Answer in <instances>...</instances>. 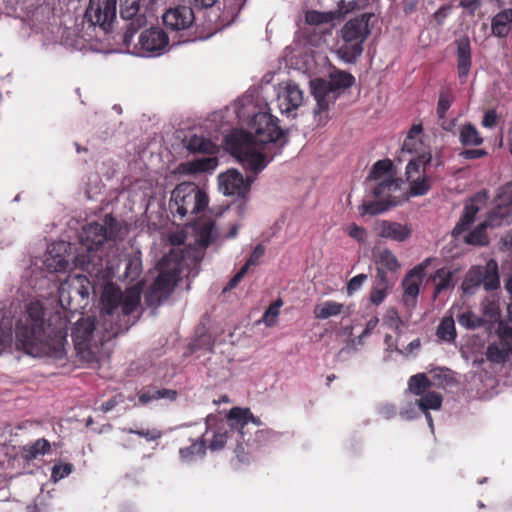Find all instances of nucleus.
Listing matches in <instances>:
<instances>
[{
	"mask_svg": "<svg viewBox=\"0 0 512 512\" xmlns=\"http://www.w3.org/2000/svg\"><path fill=\"white\" fill-rule=\"evenodd\" d=\"M120 231L118 221L112 215H105L102 223L91 222L85 225L80 234V243L85 252L77 254L75 265L96 279L110 276L112 266L104 259L103 245L116 240Z\"/></svg>",
	"mask_w": 512,
	"mask_h": 512,
	"instance_id": "2",
	"label": "nucleus"
},
{
	"mask_svg": "<svg viewBox=\"0 0 512 512\" xmlns=\"http://www.w3.org/2000/svg\"><path fill=\"white\" fill-rule=\"evenodd\" d=\"M272 159L273 156L268 157L266 153L257 151L256 146H254L238 161L242 164L246 172L253 174L251 178L255 180L256 176L266 168Z\"/></svg>",
	"mask_w": 512,
	"mask_h": 512,
	"instance_id": "26",
	"label": "nucleus"
},
{
	"mask_svg": "<svg viewBox=\"0 0 512 512\" xmlns=\"http://www.w3.org/2000/svg\"><path fill=\"white\" fill-rule=\"evenodd\" d=\"M222 423L237 432V434H233L236 437V440L245 436L244 429L249 423H253L256 426L261 425L260 419L255 417L249 408L241 407L231 408L227 414V420Z\"/></svg>",
	"mask_w": 512,
	"mask_h": 512,
	"instance_id": "20",
	"label": "nucleus"
},
{
	"mask_svg": "<svg viewBox=\"0 0 512 512\" xmlns=\"http://www.w3.org/2000/svg\"><path fill=\"white\" fill-rule=\"evenodd\" d=\"M124 278L130 282L135 281L142 272V261L139 255H129L124 258Z\"/></svg>",
	"mask_w": 512,
	"mask_h": 512,
	"instance_id": "49",
	"label": "nucleus"
},
{
	"mask_svg": "<svg viewBox=\"0 0 512 512\" xmlns=\"http://www.w3.org/2000/svg\"><path fill=\"white\" fill-rule=\"evenodd\" d=\"M432 279L436 282L433 294L434 299H436L442 292L454 288L453 272L446 268L437 269Z\"/></svg>",
	"mask_w": 512,
	"mask_h": 512,
	"instance_id": "40",
	"label": "nucleus"
},
{
	"mask_svg": "<svg viewBox=\"0 0 512 512\" xmlns=\"http://www.w3.org/2000/svg\"><path fill=\"white\" fill-rule=\"evenodd\" d=\"M355 77L346 71H335L330 74L329 80L316 79L312 82V95L316 100L315 115L326 112L331 102L335 100V92L353 86Z\"/></svg>",
	"mask_w": 512,
	"mask_h": 512,
	"instance_id": "7",
	"label": "nucleus"
},
{
	"mask_svg": "<svg viewBox=\"0 0 512 512\" xmlns=\"http://www.w3.org/2000/svg\"><path fill=\"white\" fill-rule=\"evenodd\" d=\"M101 327L102 329L99 330L94 317H81L72 329L75 350L87 361H92L104 343L116 337H107L110 334V325H106L104 321Z\"/></svg>",
	"mask_w": 512,
	"mask_h": 512,
	"instance_id": "4",
	"label": "nucleus"
},
{
	"mask_svg": "<svg viewBox=\"0 0 512 512\" xmlns=\"http://www.w3.org/2000/svg\"><path fill=\"white\" fill-rule=\"evenodd\" d=\"M480 286L486 291L500 287L499 268L494 259H490L485 265L470 267L464 276L461 289L465 295H473Z\"/></svg>",
	"mask_w": 512,
	"mask_h": 512,
	"instance_id": "9",
	"label": "nucleus"
},
{
	"mask_svg": "<svg viewBox=\"0 0 512 512\" xmlns=\"http://www.w3.org/2000/svg\"><path fill=\"white\" fill-rule=\"evenodd\" d=\"M487 228H490L484 221L478 224L465 237V243L469 245L485 246L489 243Z\"/></svg>",
	"mask_w": 512,
	"mask_h": 512,
	"instance_id": "47",
	"label": "nucleus"
},
{
	"mask_svg": "<svg viewBox=\"0 0 512 512\" xmlns=\"http://www.w3.org/2000/svg\"><path fill=\"white\" fill-rule=\"evenodd\" d=\"M255 144L253 134L244 130H234L224 139L225 149L237 160L256 146Z\"/></svg>",
	"mask_w": 512,
	"mask_h": 512,
	"instance_id": "19",
	"label": "nucleus"
},
{
	"mask_svg": "<svg viewBox=\"0 0 512 512\" xmlns=\"http://www.w3.org/2000/svg\"><path fill=\"white\" fill-rule=\"evenodd\" d=\"M169 44L168 35L160 28H150L139 36V46L147 53L162 52Z\"/></svg>",
	"mask_w": 512,
	"mask_h": 512,
	"instance_id": "23",
	"label": "nucleus"
},
{
	"mask_svg": "<svg viewBox=\"0 0 512 512\" xmlns=\"http://www.w3.org/2000/svg\"><path fill=\"white\" fill-rule=\"evenodd\" d=\"M206 441L203 436L198 440H195L191 445L179 449V456L182 462L190 463L196 459V457H203L206 454Z\"/></svg>",
	"mask_w": 512,
	"mask_h": 512,
	"instance_id": "38",
	"label": "nucleus"
},
{
	"mask_svg": "<svg viewBox=\"0 0 512 512\" xmlns=\"http://www.w3.org/2000/svg\"><path fill=\"white\" fill-rule=\"evenodd\" d=\"M272 159L273 156L268 157L266 153L257 151L256 146H254L238 161L242 164L246 172L253 174L251 178L255 180L256 176L266 168Z\"/></svg>",
	"mask_w": 512,
	"mask_h": 512,
	"instance_id": "25",
	"label": "nucleus"
},
{
	"mask_svg": "<svg viewBox=\"0 0 512 512\" xmlns=\"http://www.w3.org/2000/svg\"><path fill=\"white\" fill-rule=\"evenodd\" d=\"M429 264V259L414 267L402 280L404 289L403 302L406 306H414L419 294V287L424 278V271Z\"/></svg>",
	"mask_w": 512,
	"mask_h": 512,
	"instance_id": "18",
	"label": "nucleus"
},
{
	"mask_svg": "<svg viewBox=\"0 0 512 512\" xmlns=\"http://www.w3.org/2000/svg\"><path fill=\"white\" fill-rule=\"evenodd\" d=\"M279 120L268 112L256 113L250 123L249 127L254 132L256 141L268 144L280 142V146L287 143L286 132L280 128Z\"/></svg>",
	"mask_w": 512,
	"mask_h": 512,
	"instance_id": "10",
	"label": "nucleus"
},
{
	"mask_svg": "<svg viewBox=\"0 0 512 512\" xmlns=\"http://www.w3.org/2000/svg\"><path fill=\"white\" fill-rule=\"evenodd\" d=\"M370 14H362L347 21L340 30L341 44L337 55L347 63H355L363 52V43L370 34Z\"/></svg>",
	"mask_w": 512,
	"mask_h": 512,
	"instance_id": "6",
	"label": "nucleus"
},
{
	"mask_svg": "<svg viewBox=\"0 0 512 512\" xmlns=\"http://www.w3.org/2000/svg\"><path fill=\"white\" fill-rule=\"evenodd\" d=\"M163 24L173 31L189 29L195 22L193 8L187 5H178L168 9L162 16Z\"/></svg>",
	"mask_w": 512,
	"mask_h": 512,
	"instance_id": "17",
	"label": "nucleus"
},
{
	"mask_svg": "<svg viewBox=\"0 0 512 512\" xmlns=\"http://www.w3.org/2000/svg\"><path fill=\"white\" fill-rule=\"evenodd\" d=\"M236 441V446L234 448V454L238 461L243 464H248L253 459V455L256 453L254 449L250 447V439L245 440V438H238Z\"/></svg>",
	"mask_w": 512,
	"mask_h": 512,
	"instance_id": "52",
	"label": "nucleus"
},
{
	"mask_svg": "<svg viewBox=\"0 0 512 512\" xmlns=\"http://www.w3.org/2000/svg\"><path fill=\"white\" fill-rule=\"evenodd\" d=\"M303 102V91L294 82L287 83L286 87L279 92L277 105L282 114L289 115L297 110Z\"/></svg>",
	"mask_w": 512,
	"mask_h": 512,
	"instance_id": "24",
	"label": "nucleus"
},
{
	"mask_svg": "<svg viewBox=\"0 0 512 512\" xmlns=\"http://www.w3.org/2000/svg\"><path fill=\"white\" fill-rule=\"evenodd\" d=\"M186 148L191 153L214 155L218 152V146L214 142L199 135H192L187 141Z\"/></svg>",
	"mask_w": 512,
	"mask_h": 512,
	"instance_id": "36",
	"label": "nucleus"
},
{
	"mask_svg": "<svg viewBox=\"0 0 512 512\" xmlns=\"http://www.w3.org/2000/svg\"><path fill=\"white\" fill-rule=\"evenodd\" d=\"M218 165V160L216 157H208L198 159L194 162L195 170L200 172H206L209 170H213Z\"/></svg>",
	"mask_w": 512,
	"mask_h": 512,
	"instance_id": "63",
	"label": "nucleus"
},
{
	"mask_svg": "<svg viewBox=\"0 0 512 512\" xmlns=\"http://www.w3.org/2000/svg\"><path fill=\"white\" fill-rule=\"evenodd\" d=\"M159 274L147 296L149 302H159L168 297L180 279L181 263L172 255L164 256L158 264Z\"/></svg>",
	"mask_w": 512,
	"mask_h": 512,
	"instance_id": "8",
	"label": "nucleus"
},
{
	"mask_svg": "<svg viewBox=\"0 0 512 512\" xmlns=\"http://www.w3.org/2000/svg\"><path fill=\"white\" fill-rule=\"evenodd\" d=\"M233 434H237V432L233 431L229 426L224 425L222 422L219 423L213 431L212 439L210 440L207 448L211 451L223 449L229 440H236V437Z\"/></svg>",
	"mask_w": 512,
	"mask_h": 512,
	"instance_id": "35",
	"label": "nucleus"
},
{
	"mask_svg": "<svg viewBox=\"0 0 512 512\" xmlns=\"http://www.w3.org/2000/svg\"><path fill=\"white\" fill-rule=\"evenodd\" d=\"M512 25V8L503 9L491 20L492 34L499 38L508 36Z\"/></svg>",
	"mask_w": 512,
	"mask_h": 512,
	"instance_id": "33",
	"label": "nucleus"
},
{
	"mask_svg": "<svg viewBox=\"0 0 512 512\" xmlns=\"http://www.w3.org/2000/svg\"><path fill=\"white\" fill-rule=\"evenodd\" d=\"M480 308L483 314L481 318H484L486 320V324L499 322L501 310L499 302L497 300L487 297L481 302Z\"/></svg>",
	"mask_w": 512,
	"mask_h": 512,
	"instance_id": "43",
	"label": "nucleus"
},
{
	"mask_svg": "<svg viewBox=\"0 0 512 512\" xmlns=\"http://www.w3.org/2000/svg\"><path fill=\"white\" fill-rule=\"evenodd\" d=\"M395 206H397V201L385 202L383 199L378 198L376 201L364 202L359 207V210L361 215H378Z\"/></svg>",
	"mask_w": 512,
	"mask_h": 512,
	"instance_id": "44",
	"label": "nucleus"
},
{
	"mask_svg": "<svg viewBox=\"0 0 512 512\" xmlns=\"http://www.w3.org/2000/svg\"><path fill=\"white\" fill-rule=\"evenodd\" d=\"M209 197L194 182H182L171 192L169 200V211L173 218L187 221L208 206Z\"/></svg>",
	"mask_w": 512,
	"mask_h": 512,
	"instance_id": "5",
	"label": "nucleus"
},
{
	"mask_svg": "<svg viewBox=\"0 0 512 512\" xmlns=\"http://www.w3.org/2000/svg\"><path fill=\"white\" fill-rule=\"evenodd\" d=\"M454 100L455 97L450 87H443L440 89L436 107V115L438 119H444V117H446V113L452 106Z\"/></svg>",
	"mask_w": 512,
	"mask_h": 512,
	"instance_id": "45",
	"label": "nucleus"
},
{
	"mask_svg": "<svg viewBox=\"0 0 512 512\" xmlns=\"http://www.w3.org/2000/svg\"><path fill=\"white\" fill-rule=\"evenodd\" d=\"M313 314L316 319L324 320L340 314H343L344 316H349L351 314V311L350 307L345 306L342 303L328 300L316 305L314 307Z\"/></svg>",
	"mask_w": 512,
	"mask_h": 512,
	"instance_id": "32",
	"label": "nucleus"
},
{
	"mask_svg": "<svg viewBox=\"0 0 512 512\" xmlns=\"http://www.w3.org/2000/svg\"><path fill=\"white\" fill-rule=\"evenodd\" d=\"M265 254V246L263 244H258L254 247L251 255L246 260L245 264L240 268V270L229 280L224 288V292L230 291L237 287V285L242 281L246 273L248 272L251 266H256L259 264L260 259Z\"/></svg>",
	"mask_w": 512,
	"mask_h": 512,
	"instance_id": "28",
	"label": "nucleus"
},
{
	"mask_svg": "<svg viewBox=\"0 0 512 512\" xmlns=\"http://www.w3.org/2000/svg\"><path fill=\"white\" fill-rule=\"evenodd\" d=\"M71 278L74 282L73 290L76 291L78 289V298H80V300H82V301L87 300L89 297L90 286H91V283H90V280L88 279V277L85 275H76Z\"/></svg>",
	"mask_w": 512,
	"mask_h": 512,
	"instance_id": "56",
	"label": "nucleus"
},
{
	"mask_svg": "<svg viewBox=\"0 0 512 512\" xmlns=\"http://www.w3.org/2000/svg\"><path fill=\"white\" fill-rule=\"evenodd\" d=\"M497 334L499 339L512 343V317L507 321H499Z\"/></svg>",
	"mask_w": 512,
	"mask_h": 512,
	"instance_id": "61",
	"label": "nucleus"
},
{
	"mask_svg": "<svg viewBox=\"0 0 512 512\" xmlns=\"http://www.w3.org/2000/svg\"><path fill=\"white\" fill-rule=\"evenodd\" d=\"M387 177H394V165L390 159L378 160L372 166L368 180L380 182Z\"/></svg>",
	"mask_w": 512,
	"mask_h": 512,
	"instance_id": "42",
	"label": "nucleus"
},
{
	"mask_svg": "<svg viewBox=\"0 0 512 512\" xmlns=\"http://www.w3.org/2000/svg\"><path fill=\"white\" fill-rule=\"evenodd\" d=\"M125 431L129 434H136L142 438H145L148 442L158 440L162 436V432L159 429H125Z\"/></svg>",
	"mask_w": 512,
	"mask_h": 512,
	"instance_id": "60",
	"label": "nucleus"
},
{
	"mask_svg": "<svg viewBox=\"0 0 512 512\" xmlns=\"http://www.w3.org/2000/svg\"><path fill=\"white\" fill-rule=\"evenodd\" d=\"M459 141L462 146H479L483 143L479 131L472 123H466L459 130Z\"/></svg>",
	"mask_w": 512,
	"mask_h": 512,
	"instance_id": "41",
	"label": "nucleus"
},
{
	"mask_svg": "<svg viewBox=\"0 0 512 512\" xmlns=\"http://www.w3.org/2000/svg\"><path fill=\"white\" fill-rule=\"evenodd\" d=\"M334 20V12H319L309 10L305 14V21L309 25L327 24Z\"/></svg>",
	"mask_w": 512,
	"mask_h": 512,
	"instance_id": "55",
	"label": "nucleus"
},
{
	"mask_svg": "<svg viewBox=\"0 0 512 512\" xmlns=\"http://www.w3.org/2000/svg\"><path fill=\"white\" fill-rule=\"evenodd\" d=\"M120 16L129 21L123 35V42L130 45L136 32L146 26L145 10L140 6V0H120Z\"/></svg>",
	"mask_w": 512,
	"mask_h": 512,
	"instance_id": "12",
	"label": "nucleus"
},
{
	"mask_svg": "<svg viewBox=\"0 0 512 512\" xmlns=\"http://www.w3.org/2000/svg\"><path fill=\"white\" fill-rule=\"evenodd\" d=\"M50 450V442L45 438H40L21 447L20 454L25 461L30 462L37 459L39 456L49 453Z\"/></svg>",
	"mask_w": 512,
	"mask_h": 512,
	"instance_id": "34",
	"label": "nucleus"
},
{
	"mask_svg": "<svg viewBox=\"0 0 512 512\" xmlns=\"http://www.w3.org/2000/svg\"><path fill=\"white\" fill-rule=\"evenodd\" d=\"M496 202V205L488 212L484 220L490 228L512 223V181L498 189Z\"/></svg>",
	"mask_w": 512,
	"mask_h": 512,
	"instance_id": "11",
	"label": "nucleus"
},
{
	"mask_svg": "<svg viewBox=\"0 0 512 512\" xmlns=\"http://www.w3.org/2000/svg\"><path fill=\"white\" fill-rule=\"evenodd\" d=\"M117 0H89L85 18L92 25L104 27L116 17Z\"/></svg>",
	"mask_w": 512,
	"mask_h": 512,
	"instance_id": "16",
	"label": "nucleus"
},
{
	"mask_svg": "<svg viewBox=\"0 0 512 512\" xmlns=\"http://www.w3.org/2000/svg\"><path fill=\"white\" fill-rule=\"evenodd\" d=\"M178 393L174 389L159 388L154 385L143 387L138 393V402L141 405H146L151 401H158L160 399H166L169 401H175Z\"/></svg>",
	"mask_w": 512,
	"mask_h": 512,
	"instance_id": "29",
	"label": "nucleus"
},
{
	"mask_svg": "<svg viewBox=\"0 0 512 512\" xmlns=\"http://www.w3.org/2000/svg\"><path fill=\"white\" fill-rule=\"evenodd\" d=\"M488 191L483 189L474 194L466 203L463 213L452 230L453 237H459L468 231L476 219L478 212L484 207L488 201Z\"/></svg>",
	"mask_w": 512,
	"mask_h": 512,
	"instance_id": "13",
	"label": "nucleus"
},
{
	"mask_svg": "<svg viewBox=\"0 0 512 512\" xmlns=\"http://www.w3.org/2000/svg\"><path fill=\"white\" fill-rule=\"evenodd\" d=\"M377 263H379L382 267L386 268L391 272H395L400 268V264L397 257L388 248H385L379 252L377 257Z\"/></svg>",
	"mask_w": 512,
	"mask_h": 512,
	"instance_id": "54",
	"label": "nucleus"
},
{
	"mask_svg": "<svg viewBox=\"0 0 512 512\" xmlns=\"http://www.w3.org/2000/svg\"><path fill=\"white\" fill-rule=\"evenodd\" d=\"M140 293L134 289L125 293L114 283H107L101 294V317L110 325V336H118L126 332L136 319L133 313L140 305Z\"/></svg>",
	"mask_w": 512,
	"mask_h": 512,
	"instance_id": "3",
	"label": "nucleus"
},
{
	"mask_svg": "<svg viewBox=\"0 0 512 512\" xmlns=\"http://www.w3.org/2000/svg\"><path fill=\"white\" fill-rule=\"evenodd\" d=\"M194 231L196 234V243L202 248H207L218 237L214 221L211 219L196 222L194 224Z\"/></svg>",
	"mask_w": 512,
	"mask_h": 512,
	"instance_id": "30",
	"label": "nucleus"
},
{
	"mask_svg": "<svg viewBox=\"0 0 512 512\" xmlns=\"http://www.w3.org/2000/svg\"><path fill=\"white\" fill-rule=\"evenodd\" d=\"M432 383L425 373H418L409 378L408 388L416 396H422Z\"/></svg>",
	"mask_w": 512,
	"mask_h": 512,
	"instance_id": "51",
	"label": "nucleus"
},
{
	"mask_svg": "<svg viewBox=\"0 0 512 512\" xmlns=\"http://www.w3.org/2000/svg\"><path fill=\"white\" fill-rule=\"evenodd\" d=\"M73 468L71 463H57L52 467L51 477L54 481H59L72 473Z\"/></svg>",
	"mask_w": 512,
	"mask_h": 512,
	"instance_id": "59",
	"label": "nucleus"
},
{
	"mask_svg": "<svg viewBox=\"0 0 512 512\" xmlns=\"http://www.w3.org/2000/svg\"><path fill=\"white\" fill-rule=\"evenodd\" d=\"M437 337L445 342H454L457 336L453 317H444L436 330Z\"/></svg>",
	"mask_w": 512,
	"mask_h": 512,
	"instance_id": "46",
	"label": "nucleus"
},
{
	"mask_svg": "<svg viewBox=\"0 0 512 512\" xmlns=\"http://www.w3.org/2000/svg\"><path fill=\"white\" fill-rule=\"evenodd\" d=\"M16 344L33 357H49L61 360L66 356V326L52 327L44 320V308L39 302H31L24 319L16 324Z\"/></svg>",
	"mask_w": 512,
	"mask_h": 512,
	"instance_id": "1",
	"label": "nucleus"
},
{
	"mask_svg": "<svg viewBox=\"0 0 512 512\" xmlns=\"http://www.w3.org/2000/svg\"><path fill=\"white\" fill-rule=\"evenodd\" d=\"M374 229L379 237L395 242H405L412 234V228L409 225L389 220L376 221Z\"/></svg>",
	"mask_w": 512,
	"mask_h": 512,
	"instance_id": "22",
	"label": "nucleus"
},
{
	"mask_svg": "<svg viewBox=\"0 0 512 512\" xmlns=\"http://www.w3.org/2000/svg\"><path fill=\"white\" fill-rule=\"evenodd\" d=\"M512 353V343L499 339L490 343L485 351L486 359L491 363L503 364Z\"/></svg>",
	"mask_w": 512,
	"mask_h": 512,
	"instance_id": "31",
	"label": "nucleus"
},
{
	"mask_svg": "<svg viewBox=\"0 0 512 512\" xmlns=\"http://www.w3.org/2000/svg\"><path fill=\"white\" fill-rule=\"evenodd\" d=\"M488 191L483 189L474 194L466 203L463 213L452 230L453 237H459L468 231L476 219L478 212L484 207L488 201Z\"/></svg>",
	"mask_w": 512,
	"mask_h": 512,
	"instance_id": "14",
	"label": "nucleus"
},
{
	"mask_svg": "<svg viewBox=\"0 0 512 512\" xmlns=\"http://www.w3.org/2000/svg\"><path fill=\"white\" fill-rule=\"evenodd\" d=\"M417 404L423 412H426L429 409L438 410L442 405V396L438 392L429 391L417 400Z\"/></svg>",
	"mask_w": 512,
	"mask_h": 512,
	"instance_id": "53",
	"label": "nucleus"
},
{
	"mask_svg": "<svg viewBox=\"0 0 512 512\" xmlns=\"http://www.w3.org/2000/svg\"><path fill=\"white\" fill-rule=\"evenodd\" d=\"M456 44L458 76L461 80L465 81L472 66L471 45L468 38L460 39L456 41Z\"/></svg>",
	"mask_w": 512,
	"mask_h": 512,
	"instance_id": "27",
	"label": "nucleus"
},
{
	"mask_svg": "<svg viewBox=\"0 0 512 512\" xmlns=\"http://www.w3.org/2000/svg\"><path fill=\"white\" fill-rule=\"evenodd\" d=\"M346 233L356 241L363 243L366 239V230L362 226L355 223L347 226L345 229Z\"/></svg>",
	"mask_w": 512,
	"mask_h": 512,
	"instance_id": "64",
	"label": "nucleus"
},
{
	"mask_svg": "<svg viewBox=\"0 0 512 512\" xmlns=\"http://www.w3.org/2000/svg\"><path fill=\"white\" fill-rule=\"evenodd\" d=\"M74 282L72 278L64 281L60 284L58 289V297L59 302L63 308H68L69 310H77V306L72 304L73 300L78 298V289L75 291Z\"/></svg>",
	"mask_w": 512,
	"mask_h": 512,
	"instance_id": "39",
	"label": "nucleus"
},
{
	"mask_svg": "<svg viewBox=\"0 0 512 512\" xmlns=\"http://www.w3.org/2000/svg\"><path fill=\"white\" fill-rule=\"evenodd\" d=\"M431 159V153H422L410 160L406 166L407 180H411L415 175L421 176L420 172H424L426 165L431 162Z\"/></svg>",
	"mask_w": 512,
	"mask_h": 512,
	"instance_id": "48",
	"label": "nucleus"
},
{
	"mask_svg": "<svg viewBox=\"0 0 512 512\" xmlns=\"http://www.w3.org/2000/svg\"><path fill=\"white\" fill-rule=\"evenodd\" d=\"M384 323L391 329L399 332L401 327L403 326V321L399 316V313L396 308L390 307L387 309L386 314L384 316Z\"/></svg>",
	"mask_w": 512,
	"mask_h": 512,
	"instance_id": "58",
	"label": "nucleus"
},
{
	"mask_svg": "<svg viewBox=\"0 0 512 512\" xmlns=\"http://www.w3.org/2000/svg\"><path fill=\"white\" fill-rule=\"evenodd\" d=\"M280 435L279 432L270 428L257 430L254 437L250 439V447L258 452L263 448L273 445L279 439Z\"/></svg>",
	"mask_w": 512,
	"mask_h": 512,
	"instance_id": "37",
	"label": "nucleus"
},
{
	"mask_svg": "<svg viewBox=\"0 0 512 512\" xmlns=\"http://www.w3.org/2000/svg\"><path fill=\"white\" fill-rule=\"evenodd\" d=\"M410 184V194L413 196L425 195L430 189L429 180L425 176H417L408 180Z\"/></svg>",
	"mask_w": 512,
	"mask_h": 512,
	"instance_id": "57",
	"label": "nucleus"
},
{
	"mask_svg": "<svg viewBox=\"0 0 512 512\" xmlns=\"http://www.w3.org/2000/svg\"><path fill=\"white\" fill-rule=\"evenodd\" d=\"M220 189L225 195L244 198L250 191L254 178H246L237 170L230 169L218 177Z\"/></svg>",
	"mask_w": 512,
	"mask_h": 512,
	"instance_id": "15",
	"label": "nucleus"
},
{
	"mask_svg": "<svg viewBox=\"0 0 512 512\" xmlns=\"http://www.w3.org/2000/svg\"><path fill=\"white\" fill-rule=\"evenodd\" d=\"M205 25L209 30V34H212L225 26V24L220 20L219 13L217 11H214L213 9L210 11L208 19L205 22Z\"/></svg>",
	"mask_w": 512,
	"mask_h": 512,
	"instance_id": "62",
	"label": "nucleus"
},
{
	"mask_svg": "<svg viewBox=\"0 0 512 512\" xmlns=\"http://www.w3.org/2000/svg\"><path fill=\"white\" fill-rule=\"evenodd\" d=\"M457 321L460 326L468 330H475L486 325V320L481 318L474 312L466 310L457 316Z\"/></svg>",
	"mask_w": 512,
	"mask_h": 512,
	"instance_id": "50",
	"label": "nucleus"
},
{
	"mask_svg": "<svg viewBox=\"0 0 512 512\" xmlns=\"http://www.w3.org/2000/svg\"><path fill=\"white\" fill-rule=\"evenodd\" d=\"M401 184V179L387 177L377 183L372 190V195L375 198L383 199L385 202L397 201V205H399L406 199L401 190Z\"/></svg>",
	"mask_w": 512,
	"mask_h": 512,
	"instance_id": "21",
	"label": "nucleus"
}]
</instances>
